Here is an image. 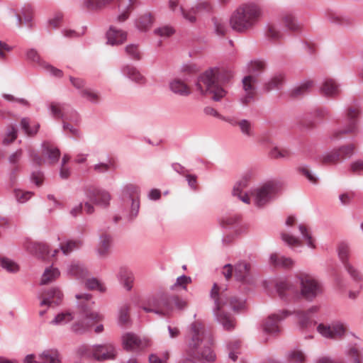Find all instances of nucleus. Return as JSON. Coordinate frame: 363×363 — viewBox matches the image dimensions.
Here are the masks:
<instances>
[{
	"instance_id": "1",
	"label": "nucleus",
	"mask_w": 363,
	"mask_h": 363,
	"mask_svg": "<svg viewBox=\"0 0 363 363\" xmlns=\"http://www.w3.org/2000/svg\"><path fill=\"white\" fill-rule=\"evenodd\" d=\"M211 299L214 303L213 313L216 320L222 325L223 329L231 330L235 328V320L228 314L229 310L238 312L245 307V301L234 296H228L226 289H222L214 283L210 293Z\"/></svg>"
},
{
	"instance_id": "2",
	"label": "nucleus",
	"mask_w": 363,
	"mask_h": 363,
	"mask_svg": "<svg viewBox=\"0 0 363 363\" xmlns=\"http://www.w3.org/2000/svg\"><path fill=\"white\" fill-rule=\"evenodd\" d=\"M75 297L77 299H84L87 301L86 305L80 303L82 312L77 314L68 311H62L56 315L50 323L54 325H64L77 318L72 325V330L76 333H83L91 328L95 322L101 320L102 316L96 312L89 311L87 309L91 299L89 294H76Z\"/></svg>"
},
{
	"instance_id": "3",
	"label": "nucleus",
	"mask_w": 363,
	"mask_h": 363,
	"mask_svg": "<svg viewBox=\"0 0 363 363\" xmlns=\"http://www.w3.org/2000/svg\"><path fill=\"white\" fill-rule=\"evenodd\" d=\"M186 352L190 356L199 358L203 361L211 362L216 359V354L212 350L211 342L205 328L200 322L191 324L189 334L186 337Z\"/></svg>"
},
{
	"instance_id": "4",
	"label": "nucleus",
	"mask_w": 363,
	"mask_h": 363,
	"mask_svg": "<svg viewBox=\"0 0 363 363\" xmlns=\"http://www.w3.org/2000/svg\"><path fill=\"white\" fill-rule=\"evenodd\" d=\"M262 16L260 7L255 3L247 2L238 6L229 18L230 28L243 33L254 28Z\"/></svg>"
},
{
	"instance_id": "5",
	"label": "nucleus",
	"mask_w": 363,
	"mask_h": 363,
	"mask_svg": "<svg viewBox=\"0 0 363 363\" xmlns=\"http://www.w3.org/2000/svg\"><path fill=\"white\" fill-rule=\"evenodd\" d=\"M230 76L223 77V71L217 67L211 68L202 74L196 84V89L202 94H211L214 101H220L226 91L220 86L228 81Z\"/></svg>"
},
{
	"instance_id": "6",
	"label": "nucleus",
	"mask_w": 363,
	"mask_h": 363,
	"mask_svg": "<svg viewBox=\"0 0 363 363\" xmlns=\"http://www.w3.org/2000/svg\"><path fill=\"white\" fill-rule=\"evenodd\" d=\"M281 191V184L276 180L267 181L250 189L254 204L259 208L264 207L274 200Z\"/></svg>"
},
{
	"instance_id": "7",
	"label": "nucleus",
	"mask_w": 363,
	"mask_h": 363,
	"mask_svg": "<svg viewBox=\"0 0 363 363\" xmlns=\"http://www.w3.org/2000/svg\"><path fill=\"white\" fill-rule=\"evenodd\" d=\"M300 285V295L308 301H313L323 293L321 281L309 274H301L298 277Z\"/></svg>"
},
{
	"instance_id": "8",
	"label": "nucleus",
	"mask_w": 363,
	"mask_h": 363,
	"mask_svg": "<svg viewBox=\"0 0 363 363\" xmlns=\"http://www.w3.org/2000/svg\"><path fill=\"white\" fill-rule=\"evenodd\" d=\"M359 111L355 109H350L345 119L342 127L334 129L329 138L330 140H335L342 135L354 132L357 128Z\"/></svg>"
},
{
	"instance_id": "9",
	"label": "nucleus",
	"mask_w": 363,
	"mask_h": 363,
	"mask_svg": "<svg viewBox=\"0 0 363 363\" xmlns=\"http://www.w3.org/2000/svg\"><path fill=\"white\" fill-rule=\"evenodd\" d=\"M121 191L123 199H128L131 201L129 218L134 219L138 216L140 209V188L135 184H128L122 187Z\"/></svg>"
},
{
	"instance_id": "10",
	"label": "nucleus",
	"mask_w": 363,
	"mask_h": 363,
	"mask_svg": "<svg viewBox=\"0 0 363 363\" xmlns=\"http://www.w3.org/2000/svg\"><path fill=\"white\" fill-rule=\"evenodd\" d=\"M41 148L44 159L35 153L30 154L33 161L37 164L40 165L43 162H47L50 164H52L58 162L60 157V151L57 147L48 142H43L41 145Z\"/></svg>"
},
{
	"instance_id": "11",
	"label": "nucleus",
	"mask_w": 363,
	"mask_h": 363,
	"mask_svg": "<svg viewBox=\"0 0 363 363\" xmlns=\"http://www.w3.org/2000/svg\"><path fill=\"white\" fill-rule=\"evenodd\" d=\"M167 295L157 294L147 297L145 305L142 306L144 311L154 313L160 316H167V312L164 311L166 307L164 302L167 301Z\"/></svg>"
},
{
	"instance_id": "12",
	"label": "nucleus",
	"mask_w": 363,
	"mask_h": 363,
	"mask_svg": "<svg viewBox=\"0 0 363 363\" xmlns=\"http://www.w3.org/2000/svg\"><path fill=\"white\" fill-rule=\"evenodd\" d=\"M317 330L325 338L337 339L344 336L347 331V325L341 321L336 320L329 325L319 324Z\"/></svg>"
},
{
	"instance_id": "13",
	"label": "nucleus",
	"mask_w": 363,
	"mask_h": 363,
	"mask_svg": "<svg viewBox=\"0 0 363 363\" xmlns=\"http://www.w3.org/2000/svg\"><path fill=\"white\" fill-rule=\"evenodd\" d=\"M123 348L128 352H134L147 348L151 345L147 337H140L137 335L128 333L122 337Z\"/></svg>"
},
{
	"instance_id": "14",
	"label": "nucleus",
	"mask_w": 363,
	"mask_h": 363,
	"mask_svg": "<svg viewBox=\"0 0 363 363\" xmlns=\"http://www.w3.org/2000/svg\"><path fill=\"white\" fill-rule=\"evenodd\" d=\"M86 196L91 203L102 208L108 206L111 199L108 191L100 188L87 189Z\"/></svg>"
},
{
	"instance_id": "15",
	"label": "nucleus",
	"mask_w": 363,
	"mask_h": 363,
	"mask_svg": "<svg viewBox=\"0 0 363 363\" xmlns=\"http://www.w3.org/2000/svg\"><path fill=\"white\" fill-rule=\"evenodd\" d=\"M257 82V78L252 75L246 76L242 79V83L244 94L240 99V103L242 105H247L254 101Z\"/></svg>"
},
{
	"instance_id": "16",
	"label": "nucleus",
	"mask_w": 363,
	"mask_h": 363,
	"mask_svg": "<svg viewBox=\"0 0 363 363\" xmlns=\"http://www.w3.org/2000/svg\"><path fill=\"white\" fill-rule=\"evenodd\" d=\"M275 286L279 297L286 301H290L292 298L298 296V292L295 286L286 279L277 281Z\"/></svg>"
},
{
	"instance_id": "17",
	"label": "nucleus",
	"mask_w": 363,
	"mask_h": 363,
	"mask_svg": "<svg viewBox=\"0 0 363 363\" xmlns=\"http://www.w3.org/2000/svg\"><path fill=\"white\" fill-rule=\"evenodd\" d=\"M287 311H282L279 313H274L269 315L262 325V331L267 334H276L279 332L278 323L289 315Z\"/></svg>"
},
{
	"instance_id": "18",
	"label": "nucleus",
	"mask_w": 363,
	"mask_h": 363,
	"mask_svg": "<svg viewBox=\"0 0 363 363\" xmlns=\"http://www.w3.org/2000/svg\"><path fill=\"white\" fill-rule=\"evenodd\" d=\"M92 354L97 360H106L114 359L116 351L114 345L111 343L99 345L93 347Z\"/></svg>"
},
{
	"instance_id": "19",
	"label": "nucleus",
	"mask_w": 363,
	"mask_h": 363,
	"mask_svg": "<svg viewBox=\"0 0 363 363\" xmlns=\"http://www.w3.org/2000/svg\"><path fill=\"white\" fill-rule=\"evenodd\" d=\"M24 361L26 363H60L57 352L52 350L44 351L38 357L28 354Z\"/></svg>"
},
{
	"instance_id": "20",
	"label": "nucleus",
	"mask_w": 363,
	"mask_h": 363,
	"mask_svg": "<svg viewBox=\"0 0 363 363\" xmlns=\"http://www.w3.org/2000/svg\"><path fill=\"white\" fill-rule=\"evenodd\" d=\"M235 277L236 280L245 284H252L253 279L250 272V264L241 261L235 266Z\"/></svg>"
},
{
	"instance_id": "21",
	"label": "nucleus",
	"mask_w": 363,
	"mask_h": 363,
	"mask_svg": "<svg viewBox=\"0 0 363 363\" xmlns=\"http://www.w3.org/2000/svg\"><path fill=\"white\" fill-rule=\"evenodd\" d=\"M26 247L28 252L43 259H48L50 257H54L59 252L58 250H55L50 254L49 246L43 242L30 243Z\"/></svg>"
},
{
	"instance_id": "22",
	"label": "nucleus",
	"mask_w": 363,
	"mask_h": 363,
	"mask_svg": "<svg viewBox=\"0 0 363 363\" xmlns=\"http://www.w3.org/2000/svg\"><path fill=\"white\" fill-rule=\"evenodd\" d=\"M240 216L237 213H229L222 217L220 225L227 229H234L239 234L245 230V227L240 225Z\"/></svg>"
},
{
	"instance_id": "23",
	"label": "nucleus",
	"mask_w": 363,
	"mask_h": 363,
	"mask_svg": "<svg viewBox=\"0 0 363 363\" xmlns=\"http://www.w3.org/2000/svg\"><path fill=\"white\" fill-rule=\"evenodd\" d=\"M63 298V294L57 288H52L44 293L42 296V301L40 303L41 306L52 305L57 306L60 303Z\"/></svg>"
},
{
	"instance_id": "24",
	"label": "nucleus",
	"mask_w": 363,
	"mask_h": 363,
	"mask_svg": "<svg viewBox=\"0 0 363 363\" xmlns=\"http://www.w3.org/2000/svg\"><path fill=\"white\" fill-rule=\"evenodd\" d=\"M106 43L111 45H118L123 44L127 39V33L121 29L114 26H110L107 30Z\"/></svg>"
},
{
	"instance_id": "25",
	"label": "nucleus",
	"mask_w": 363,
	"mask_h": 363,
	"mask_svg": "<svg viewBox=\"0 0 363 363\" xmlns=\"http://www.w3.org/2000/svg\"><path fill=\"white\" fill-rule=\"evenodd\" d=\"M122 74L139 85L146 84L145 77L139 72V70L132 65H124L121 67Z\"/></svg>"
},
{
	"instance_id": "26",
	"label": "nucleus",
	"mask_w": 363,
	"mask_h": 363,
	"mask_svg": "<svg viewBox=\"0 0 363 363\" xmlns=\"http://www.w3.org/2000/svg\"><path fill=\"white\" fill-rule=\"evenodd\" d=\"M136 2L137 0H118L119 13L116 17V21L119 23L125 21Z\"/></svg>"
},
{
	"instance_id": "27",
	"label": "nucleus",
	"mask_w": 363,
	"mask_h": 363,
	"mask_svg": "<svg viewBox=\"0 0 363 363\" xmlns=\"http://www.w3.org/2000/svg\"><path fill=\"white\" fill-rule=\"evenodd\" d=\"M117 278L127 291L132 289L135 277L130 270L125 267H121L117 273Z\"/></svg>"
},
{
	"instance_id": "28",
	"label": "nucleus",
	"mask_w": 363,
	"mask_h": 363,
	"mask_svg": "<svg viewBox=\"0 0 363 363\" xmlns=\"http://www.w3.org/2000/svg\"><path fill=\"white\" fill-rule=\"evenodd\" d=\"M113 239L112 237L107 234L103 233L99 237L98 247L96 248V253L99 257H105L109 252L112 246Z\"/></svg>"
},
{
	"instance_id": "29",
	"label": "nucleus",
	"mask_w": 363,
	"mask_h": 363,
	"mask_svg": "<svg viewBox=\"0 0 363 363\" xmlns=\"http://www.w3.org/2000/svg\"><path fill=\"white\" fill-rule=\"evenodd\" d=\"M164 304L166 307L164 311L167 312V315H169L174 309L181 311L184 309L187 306L186 301L180 298L179 296L168 295L167 301Z\"/></svg>"
},
{
	"instance_id": "30",
	"label": "nucleus",
	"mask_w": 363,
	"mask_h": 363,
	"mask_svg": "<svg viewBox=\"0 0 363 363\" xmlns=\"http://www.w3.org/2000/svg\"><path fill=\"white\" fill-rule=\"evenodd\" d=\"M66 273L77 279H83L86 277L88 272L84 267L78 262H72L67 267Z\"/></svg>"
},
{
	"instance_id": "31",
	"label": "nucleus",
	"mask_w": 363,
	"mask_h": 363,
	"mask_svg": "<svg viewBox=\"0 0 363 363\" xmlns=\"http://www.w3.org/2000/svg\"><path fill=\"white\" fill-rule=\"evenodd\" d=\"M269 262L276 267H281L284 269L292 268L294 265V261L284 255L277 253H272L269 256Z\"/></svg>"
},
{
	"instance_id": "32",
	"label": "nucleus",
	"mask_w": 363,
	"mask_h": 363,
	"mask_svg": "<svg viewBox=\"0 0 363 363\" xmlns=\"http://www.w3.org/2000/svg\"><path fill=\"white\" fill-rule=\"evenodd\" d=\"M320 92L326 96L333 97L340 93V86L334 79H327L323 82Z\"/></svg>"
},
{
	"instance_id": "33",
	"label": "nucleus",
	"mask_w": 363,
	"mask_h": 363,
	"mask_svg": "<svg viewBox=\"0 0 363 363\" xmlns=\"http://www.w3.org/2000/svg\"><path fill=\"white\" fill-rule=\"evenodd\" d=\"M169 89L174 94L182 96H186L191 94L189 87L179 79H174L169 82Z\"/></svg>"
},
{
	"instance_id": "34",
	"label": "nucleus",
	"mask_w": 363,
	"mask_h": 363,
	"mask_svg": "<svg viewBox=\"0 0 363 363\" xmlns=\"http://www.w3.org/2000/svg\"><path fill=\"white\" fill-rule=\"evenodd\" d=\"M320 307L314 305L311 306L307 311H299L296 313L299 324L302 328H308L311 324L310 322V314L318 312Z\"/></svg>"
},
{
	"instance_id": "35",
	"label": "nucleus",
	"mask_w": 363,
	"mask_h": 363,
	"mask_svg": "<svg viewBox=\"0 0 363 363\" xmlns=\"http://www.w3.org/2000/svg\"><path fill=\"white\" fill-rule=\"evenodd\" d=\"M247 180L237 182L233 189V195L238 197L242 202L249 204L252 200L250 191L249 194H242V189L247 186Z\"/></svg>"
},
{
	"instance_id": "36",
	"label": "nucleus",
	"mask_w": 363,
	"mask_h": 363,
	"mask_svg": "<svg viewBox=\"0 0 363 363\" xmlns=\"http://www.w3.org/2000/svg\"><path fill=\"white\" fill-rule=\"evenodd\" d=\"M213 29L216 35L218 36L225 35L228 30V26L225 19L214 16L211 18Z\"/></svg>"
},
{
	"instance_id": "37",
	"label": "nucleus",
	"mask_w": 363,
	"mask_h": 363,
	"mask_svg": "<svg viewBox=\"0 0 363 363\" xmlns=\"http://www.w3.org/2000/svg\"><path fill=\"white\" fill-rule=\"evenodd\" d=\"M247 72L254 77L259 76L266 69V62L262 60H255L247 65Z\"/></svg>"
},
{
	"instance_id": "38",
	"label": "nucleus",
	"mask_w": 363,
	"mask_h": 363,
	"mask_svg": "<svg viewBox=\"0 0 363 363\" xmlns=\"http://www.w3.org/2000/svg\"><path fill=\"white\" fill-rule=\"evenodd\" d=\"M20 125L24 133L28 136H34L40 128L38 123L31 124L30 119L27 117L21 119Z\"/></svg>"
},
{
	"instance_id": "39",
	"label": "nucleus",
	"mask_w": 363,
	"mask_h": 363,
	"mask_svg": "<svg viewBox=\"0 0 363 363\" xmlns=\"http://www.w3.org/2000/svg\"><path fill=\"white\" fill-rule=\"evenodd\" d=\"M241 133L247 137L252 138L255 135L254 123L248 119H241L238 122Z\"/></svg>"
},
{
	"instance_id": "40",
	"label": "nucleus",
	"mask_w": 363,
	"mask_h": 363,
	"mask_svg": "<svg viewBox=\"0 0 363 363\" xmlns=\"http://www.w3.org/2000/svg\"><path fill=\"white\" fill-rule=\"evenodd\" d=\"M284 81V75L281 73L274 74L271 79L264 83V89L267 91L273 89H279L281 87Z\"/></svg>"
},
{
	"instance_id": "41",
	"label": "nucleus",
	"mask_w": 363,
	"mask_h": 363,
	"mask_svg": "<svg viewBox=\"0 0 363 363\" xmlns=\"http://www.w3.org/2000/svg\"><path fill=\"white\" fill-rule=\"evenodd\" d=\"M60 275L59 269L53 266H50L45 269L43 272L40 281L41 284H48L55 279Z\"/></svg>"
},
{
	"instance_id": "42",
	"label": "nucleus",
	"mask_w": 363,
	"mask_h": 363,
	"mask_svg": "<svg viewBox=\"0 0 363 363\" xmlns=\"http://www.w3.org/2000/svg\"><path fill=\"white\" fill-rule=\"evenodd\" d=\"M282 19L284 26L290 30L296 31L301 28V25L297 21L296 18L291 13H284Z\"/></svg>"
},
{
	"instance_id": "43",
	"label": "nucleus",
	"mask_w": 363,
	"mask_h": 363,
	"mask_svg": "<svg viewBox=\"0 0 363 363\" xmlns=\"http://www.w3.org/2000/svg\"><path fill=\"white\" fill-rule=\"evenodd\" d=\"M195 11L199 16L210 14L213 11L212 4L208 0H199L194 6Z\"/></svg>"
},
{
	"instance_id": "44",
	"label": "nucleus",
	"mask_w": 363,
	"mask_h": 363,
	"mask_svg": "<svg viewBox=\"0 0 363 363\" xmlns=\"http://www.w3.org/2000/svg\"><path fill=\"white\" fill-rule=\"evenodd\" d=\"M298 230L302 240L305 241L306 245L311 249H315L316 247L315 240L312 237L311 232L307 229V228L304 225L300 224L298 225Z\"/></svg>"
},
{
	"instance_id": "45",
	"label": "nucleus",
	"mask_w": 363,
	"mask_h": 363,
	"mask_svg": "<svg viewBox=\"0 0 363 363\" xmlns=\"http://www.w3.org/2000/svg\"><path fill=\"white\" fill-rule=\"evenodd\" d=\"M152 17L150 13H145L135 20V24L136 28L141 30L145 31L147 30L152 24Z\"/></svg>"
},
{
	"instance_id": "46",
	"label": "nucleus",
	"mask_w": 363,
	"mask_h": 363,
	"mask_svg": "<svg viewBox=\"0 0 363 363\" xmlns=\"http://www.w3.org/2000/svg\"><path fill=\"white\" fill-rule=\"evenodd\" d=\"M65 104L52 102L48 105L50 115L56 119H62L64 116V106Z\"/></svg>"
},
{
	"instance_id": "47",
	"label": "nucleus",
	"mask_w": 363,
	"mask_h": 363,
	"mask_svg": "<svg viewBox=\"0 0 363 363\" xmlns=\"http://www.w3.org/2000/svg\"><path fill=\"white\" fill-rule=\"evenodd\" d=\"M287 359L290 363H304L306 356L302 350L294 348L288 352Z\"/></svg>"
},
{
	"instance_id": "48",
	"label": "nucleus",
	"mask_w": 363,
	"mask_h": 363,
	"mask_svg": "<svg viewBox=\"0 0 363 363\" xmlns=\"http://www.w3.org/2000/svg\"><path fill=\"white\" fill-rule=\"evenodd\" d=\"M93 170L98 174H105L109 171L116 169V165L111 160L106 162H101L93 166Z\"/></svg>"
},
{
	"instance_id": "49",
	"label": "nucleus",
	"mask_w": 363,
	"mask_h": 363,
	"mask_svg": "<svg viewBox=\"0 0 363 363\" xmlns=\"http://www.w3.org/2000/svg\"><path fill=\"white\" fill-rule=\"evenodd\" d=\"M62 121L63 122L69 121L77 123L80 121V116L76 110L66 104L65 106H64V116Z\"/></svg>"
},
{
	"instance_id": "50",
	"label": "nucleus",
	"mask_w": 363,
	"mask_h": 363,
	"mask_svg": "<svg viewBox=\"0 0 363 363\" xmlns=\"http://www.w3.org/2000/svg\"><path fill=\"white\" fill-rule=\"evenodd\" d=\"M113 0H82L84 7L90 10H97L105 7Z\"/></svg>"
},
{
	"instance_id": "51",
	"label": "nucleus",
	"mask_w": 363,
	"mask_h": 363,
	"mask_svg": "<svg viewBox=\"0 0 363 363\" xmlns=\"http://www.w3.org/2000/svg\"><path fill=\"white\" fill-rule=\"evenodd\" d=\"M82 246V242L79 240H67L60 244V249L64 255H68L75 250Z\"/></svg>"
},
{
	"instance_id": "52",
	"label": "nucleus",
	"mask_w": 363,
	"mask_h": 363,
	"mask_svg": "<svg viewBox=\"0 0 363 363\" xmlns=\"http://www.w3.org/2000/svg\"><path fill=\"white\" fill-rule=\"evenodd\" d=\"M281 238L286 245H288L292 249L296 247L302 246V242L299 238L294 235H291L287 233H281Z\"/></svg>"
},
{
	"instance_id": "53",
	"label": "nucleus",
	"mask_w": 363,
	"mask_h": 363,
	"mask_svg": "<svg viewBox=\"0 0 363 363\" xmlns=\"http://www.w3.org/2000/svg\"><path fill=\"white\" fill-rule=\"evenodd\" d=\"M337 251L338 257L343 264L346 262H349L350 246L348 243L341 242L337 246Z\"/></svg>"
},
{
	"instance_id": "54",
	"label": "nucleus",
	"mask_w": 363,
	"mask_h": 363,
	"mask_svg": "<svg viewBox=\"0 0 363 363\" xmlns=\"http://www.w3.org/2000/svg\"><path fill=\"white\" fill-rule=\"evenodd\" d=\"M80 95L91 103L97 104L100 101L99 93L91 89H84L81 90Z\"/></svg>"
},
{
	"instance_id": "55",
	"label": "nucleus",
	"mask_w": 363,
	"mask_h": 363,
	"mask_svg": "<svg viewBox=\"0 0 363 363\" xmlns=\"http://www.w3.org/2000/svg\"><path fill=\"white\" fill-rule=\"evenodd\" d=\"M179 11L183 18L188 23L194 24L196 23L197 12L195 11L194 6L189 9H184L183 7H179Z\"/></svg>"
},
{
	"instance_id": "56",
	"label": "nucleus",
	"mask_w": 363,
	"mask_h": 363,
	"mask_svg": "<svg viewBox=\"0 0 363 363\" xmlns=\"http://www.w3.org/2000/svg\"><path fill=\"white\" fill-rule=\"evenodd\" d=\"M265 35L272 40H279L283 36L281 30L276 25H268L266 28Z\"/></svg>"
},
{
	"instance_id": "57",
	"label": "nucleus",
	"mask_w": 363,
	"mask_h": 363,
	"mask_svg": "<svg viewBox=\"0 0 363 363\" xmlns=\"http://www.w3.org/2000/svg\"><path fill=\"white\" fill-rule=\"evenodd\" d=\"M343 265L353 281H359L362 280L363 276L361 272L355 266L350 262H346Z\"/></svg>"
},
{
	"instance_id": "58",
	"label": "nucleus",
	"mask_w": 363,
	"mask_h": 363,
	"mask_svg": "<svg viewBox=\"0 0 363 363\" xmlns=\"http://www.w3.org/2000/svg\"><path fill=\"white\" fill-rule=\"evenodd\" d=\"M313 82L311 80H306L301 83L298 86L294 88L292 90V94L294 96H300L306 94L312 86Z\"/></svg>"
},
{
	"instance_id": "59",
	"label": "nucleus",
	"mask_w": 363,
	"mask_h": 363,
	"mask_svg": "<svg viewBox=\"0 0 363 363\" xmlns=\"http://www.w3.org/2000/svg\"><path fill=\"white\" fill-rule=\"evenodd\" d=\"M26 55L27 60L36 63L41 67H43V65H45L46 62H45L43 60L41 59L38 51L35 49H33V48L29 49L28 50H27Z\"/></svg>"
},
{
	"instance_id": "60",
	"label": "nucleus",
	"mask_w": 363,
	"mask_h": 363,
	"mask_svg": "<svg viewBox=\"0 0 363 363\" xmlns=\"http://www.w3.org/2000/svg\"><path fill=\"white\" fill-rule=\"evenodd\" d=\"M326 18L333 23L345 25L347 24V21L340 14L333 11H327L325 12Z\"/></svg>"
},
{
	"instance_id": "61",
	"label": "nucleus",
	"mask_w": 363,
	"mask_h": 363,
	"mask_svg": "<svg viewBox=\"0 0 363 363\" xmlns=\"http://www.w3.org/2000/svg\"><path fill=\"white\" fill-rule=\"evenodd\" d=\"M85 286L89 289H96L101 292H103L106 290L104 285L101 284L98 279L94 277L87 279L85 281Z\"/></svg>"
},
{
	"instance_id": "62",
	"label": "nucleus",
	"mask_w": 363,
	"mask_h": 363,
	"mask_svg": "<svg viewBox=\"0 0 363 363\" xmlns=\"http://www.w3.org/2000/svg\"><path fill=\"white\" fill-rule=\"evenodd\" d=\"M125 50L128 57L134 60L140 59V52L137 45L130 44L125 48Z\"/></svg>"
},
{
	"instance_id": "63",
	"label": "nucleus",
	"mask_w": 363,
	"mask_h": 363,
	"mask_svg": "<svg viewBox=\"0 0 363 363\" xmlns=\"http://www.w3.org/2000/svg\"><path fill=\"white\" fill-rule=\"evenodd\" d=\"M269 155L272 158L274 159L286 158L289 157L290 152L286 149L275 147L271 150Z\"/></svg>"
},
{
	"instance_id": "64",
	"label": "nucleus",
	"mask_w": 363,
	"mask_h": 363,
	"mask_svg": "<svg viewBox=\"0 0 363 363\" xmlns=\"http://www.w3.org/2000/svg\"><path fill=\"white\" fill-rule=\"evenodd\" d=\"M14 196L18 203H23L32 197L33 193L31 191H23L20 189H16L14 191Z\"/></svg>"
}]
</instances>
